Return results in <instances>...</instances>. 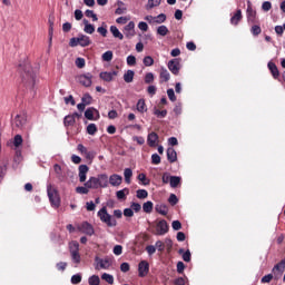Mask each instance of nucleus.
<instances>
[{"label":"nucleus","instance_id":"obj_1","mask_svg":"<svg viewBox=\"0 0 285 285\" xmlns=\"http://www.w3.org/2000/svg\"><path fill=\"white\" fill-rule=\"evenodd\" d=\"M47 194L52 208H59V206H61V198L59 197L57 189L52 187V185H48Z\"/></svg>","mask_w":285,"mask_h":285},{"label":"nucleus","instance_id":"obj_2","mask_svg":"<svg viewBox=\"0 0 285 285\" xmlns=\"http://www.w3.org/2000/svg\"><path fill=\"white\" fill-rule=\"evenodd\" d=\"M98 217L99 219L104 223L107 224V226L109 227H115L117 226V219H115V217H112L110 214H108V209L106 207H102L99 212H98Z\"/></svg>","mask_w":285,"mask_h":285},{"label":"nucleus","instance_id":"obj_3","mask_svg":"<svg viewBox=\"0 0 285 285\" xmlns=\"http://www.w3.org/2000/svg\"><path fill=\"white\" fill-rule=\"evenodd\" d=\"M69 252L71 255V262L76 264V267L81 264V254H79V243L71 242L69 244Z\"/></svg>","mask_w":285,"mask_h":285},{"label":"nucleus","instance_id":"obj_4","mask_svg":"<svg viewBox=\"0 0 285 285\" xmlns=\"http://www.w3.org/2000/svg\"><path fill=\"white\" fill-rule=\"evenodd\" d=\"M112 266V258L106 256L101 258L99 256L95 257V268L96 271H108Z\"/></svg>","mask_w":285,"mask_h":285},{"label":"nucleus","instance_id":"obj_5","mask_svg":"<svg viewBox=\"0 0 285 285\" xmlns=\"http://www.w3.org/2000/svg\"><path fill=\"white\" fill-rule=\"evenodd\" d=\"M168 230H169L168 222H166L165 219L158 220L156 223L155 235L164 236V235H166V233H168Z\"/></svg>","mask_w":285,"mask_h":285},{"label":"nucleus","instance_id":"obj_6","mask_svg":"<svg viewBox=\"0 0 285 285\" xmlns=\"http://www.w3.org/2000/svg\"><path fill=\"white\" fill-rule=\"evenodd\" d=\"M168 70H170L171 75H179V70H181V63L179 59L169 60L167 63Z\"/></svg>","mask_w":285,"mask_h":285},{"label":"nucleus","instance_id":"obj_7","mask_svg":"<svg viewBox=\"0 0 285 285\" xmlns=\"http://www.w3.org/2000/svg\"><path fill=\"white\" fill-rule=\"evenodd\" d=\"M78 81L81 86H85V88H90L92 86V75L91 73H83L78 76Z\"/></svg>","mask_w":285,"mask_h":285},{"label":"nucleus","instance_id":"obj_8","mask_svg":"<svg viewBox=\"0 0 285 285\" xmlns=\"http://www.w3.org/2000/svg\"><path fill=\"white\" fill-rule=\"evenodd\" d=\"M150 271V264L147 261H141L138 264V275L139 277H146Z\"/></svg>","mask_w":285,"mask_h":285},{"label":"nucleus","instance_id":"obj_9","mask_svg":"<svg viewBox=\"0 0 285 285\" xmlns=\"http://www.w3.org/2000/svg\"><path fill=\"white\" fill-rule=\"evenodd\" d=\"M85 117L89 121H95L99 119V110L95 109V107H90L85 111Z\"/></svg>","mask_w":285,"mask_h":285},{"label":"nucleus","instance_id":"obj_10","mask_svg":"<svg viewBox=\"0 0 285 285\" xmlns=\"http://www.w3.org/2000/svg\"><path fill=\"white\" fill-rule=\"evenodd\" d=\"M78 230H80V233H83L85 235H95V228L92 227V225H90V223H82L78 226Z\"/></svg>","mask_w":285,"mask_h":285},{"label":"nucleus","instance_id":"obj_11","mask_svg":"<svg viewBox=\"0 0 285 285\" xmlns=\"http://www.w3.org/2000/svg\"><path fill=\"white\" fill-rule=\"evenodd\" d=\"M122 183H124V177H121V175L119 174H114L108 178V185L110 184V186H114L115 188L119 187V185Z\"/></svg>","mask_w":285,"mask_h":285},{"label":"nucleus","instance_id":"obj_12","mask_svg":"<svg viewBox=\"0 0 285 285\" xmlns=\"http://www.w3.org/2000/svg\"><path fill=\"white\" fill-rule=\"evenodd\" d=\"M124 35L127 39H132V37L137 35L135 32V23L132 21H130L127 26L124 27Z\"/></svg>","mask_w":285,"mask_h":285},{"label":"nucleus","instance_id":"obj_13","mask_svg":"<svg viewBox=\"0 0 285 285\" xmlns=\"http://www.w3.org/2000/svg\"><path fill=\"white\" fill-rule=\"evenodd\" d=\"M76 118L81 119V114L79 112H73L72 115H68L65 117L63 124L65 126H75L76 124Z\"/></svg>","mask_w":285,"mask_h":285},{"label":"nucleus","instance_id":"obj_14","mask_svg":"<svg viewBox=\"0 0 285 285\" xmlns=\"http://www.w3.org/2000/svg\"><path fill=\"white\" fill-rule=\"evenodd\" d=\"M247 21L248 23H255V17H257V11L253 9L250 1L247 2Z\"/></svg>","mask_w":285,"mask_h":285},{"label":"nucleus","instance_id":"obj_15","mask_svg":"<svg viewBox=\"0 0 285 285\" xmlns=\"http://www.w3.org/2000/svg\"><path fill=\"white\" fill-rule=\"evenodd\" d=\"M147 144L150 148L157 147V144H159V136L157 132L153 131L147 136Z\"/></svg>","mask_w":285,"mask_h":285},{"label":"nucleus","instance_id":"obj_16","mask_svg":"<svg viewBox=\"0 0 285 285\" xmlns=\"http://www.w3.org/2000/svg\"><path fill=\"white\" fill-rule=\"evenodd\" d=\"M78 170H79V174H78L79 181L83 184V181H86V178L90 168H88V165H80Z\"/></svg>","mask_w":285,"mask_h":285},{"label":"nucleus","instance_id":"obj_17","mask_svg":"<svg viewBox=\"0 0 285 285\" xmlns=\"http://www.w3.org/2000/svg\"><path fill=\"white\" fill-rule=\"evenodd\" d=\"M98 188H108V176L106 174H99L96 177Z\"/></svg>","mask_w":285,"mask_h":285},{"label":"nucleus","instance_id":"obj_18","mask_svg":"<svg viewBox=\"0 0 285 285\" xmlns=\"http://www.w3.org/2000/svg\"><path fill=\"white\" fill-rule=\"evenodd\" d=\"M99 77L102 79V81L110 82L115 79V77H117V71H102L100 72Z\"/></svg>","mask_w":285,"mask_h":285},{"label":"nucleus","instance_id":"obj_19","mask_svg":"<svg viewBox=\"0 0 285 285\" xmlns=\"http://www.w3.org/2000/svg\"><path fill=\"white\" fill-rule=\"evenodd\" d=\"M242 19H244V16L242 14V9H237L230 18L232 26H239V21H242Z\"/></svg>","mask_w":285,"mask_h":285},{"label":"nucleus","instance_id":"obj_20","mask_svg":"<svg viewBox=\"0 0 285 285\" xmlns=\"http://www.w3.org/2000/svg\"><path fill=\"white\" fill-rule=\"evenodd\" d=\"M167 159L168 161H170V164H175V161H177V151L175 150V148H167Z\"/></svg>","mask_w":285,"mask_h":285},{"label":"nucleus","instance_id":"obj_21","mask_svg":"<svg viewBox=\"0 0 285 285\" xmlns=\"http://www.w3.org/2000/svg\"><path fill=\"white\" fill-rule=\"evenodd\" d=\"M78 39H79V46H81V48H86L90 46V43H92V41H90V37L86 35L78 36Z\"/></svg>","mask_w":285,"mask_h":285},{"label":"nucleus","instance_id":"obj_22","mask_svg":"<svg viewBox=\"0 0 285 285\" xmlns=\"http://www.w3.org/2000/svg\"><path fill=\"white\" fill-rule=\"evenodd\" d=\"M13 124L17 126V128H23V126H26V115H17Z\"/></svg>","mask_w":285,"mask_h":285},{"label":"nucleus","instance_id":"obj_23","mask_svg":"<svg viewBox=\"0 0 285 285\" xmlns=\"http://www.w3.org/2000/svg\"><path fill=\"white\" fill-rule=\"evenodd\" d=\"M136 110L144 115V112H148V107L146 106V100L139 99L136 105Z\"/></svg>","mask_w":285,"mask_h":285},{"label":"nucleus","instance_id":"obj_24","mask_svg":"<svg viewBox=\"0 0 285 285\" xmlns=\"http://www.w3.org/2000/svg\"><path fill=\"white\" fill-rule=\"evenodd\" d=\"M85 186H87L89 189L97 190V188H99L97 177H90L88 181L85 183Z\"/></svg>","mask_w":285,"mask_h":285},{"label":"nucleus","instance_id":"obj_25","mask_svg":"<svg viewBox=\"0 0 285 285\" xmlns=\"http://www.w3.org/2000/svg\"><path fill=\"white\" fill-rule=\"evenodd\" d=\"M128 195H130V189L128 188H124V189H120L116 193V197L117 199H119L120 202L121 200H126V197H128Z\"/></svg>","mask_w":285,"mask_h":285},{"label":"nucleus","instance_id":"obj_26","mask_svg":"<svg viewBox=\"0 0 285 285\" xmlns=\"http://www.w3.org/2000/svg\"><path fill=\"white\" fill-rule=\"evenodd\" d=\"M267 66L272 72L274 79H277L279 77V69H277V65H275V62H268Z\"/></svg>","mask_w":285,"mask_h":285},{"label":"nucleus","instance_id":"obj_27","mask_svg":"<svg viewBox=\"0 0 285 285\" xmlns=\"http://www.w3.org/2000/svg\"><path fill=\"white\" fill-rule=\"evenodd\" d=\"M110 32L115 39H120V41L124 40V33H121L116 26L110 27Z\"/></svg>","mask_w":285,"mask_h":285},{"label":"nucleus","instance_id":"obj_28","mask_svg":"<svg viewBox=\"0 0 285 285\" xmlns=\"http://www.w3.org/2000/svg\"><path fill=\"white\" fill-rule=\"evenodd\" d=\"M83 23H85L83 32H86V35H94L95 26L89 23L88 20H83Z\"/></svg>","mask_w":285,"mask_h":285},{"label":"nucleus","instance_id":"obj_29","mask_svg":"<svg viewBox=\"0 0 285 285\" xmlns=\"http://www.w3.org/2000/svg\"><path fill=\"white\" fill-rule=\"evenodd\" d=\"M134 79H135V71L127 70L126 73L124 75V81L126 83H132Z\"/></svg>","mask_w":285,"mask_h":285},{"label":"nucleus","instance_id":"obj_30","mask_svg":"<svg viewBox=\"0 0 285 285\" xmlns=\"http://www.w3.org/2000/svg\"><path fill=\"white\" fill-rule=\"evenodd\" d=\"M159 6H161V0H148L146 10H153V8H159Z\"/></svg>","mask_w":285,"mask_h":285},{"label":"nucleus","instance_id":"obj_31","mask_svg":"<svg viewBox=\"0 0 285 285\" xmlns=\"http://www.w3.org/2000/svg\"><path fill=\"white\" fill-rule=\"evenodd\" d=\"M117 6L118 8L116 9V14H126V4L124 3V1L118 0L117 1Z\"/></svg>","mask_w":285,"mask_h":285},{"label":"nucleus","instance_id":"obj_32","mask_svg":"<svg viewBox=\"0 0 285 285\" xmlns=\"http://www.w3.org/2000/svg\"><path fill=\"white\" fill-rule=\"evenodd\" d=\"M181 184V177L179 176H171L169 180V185L171 188H177Z\"/></svg>","mask_w":285,"mask_h":285},{"label":"nucleus","instance_id":"obj_33","mask_svg":"<svg viewBox=\"0 0 285 285\" xmlns=\"http://www.w3.org/2000/svg\"><path fill=\"white\" fill-rule=\"evenodd\" d=\"M160 79L161 81H170V72H168V69L166 68L160 69Z\"/></svg>","mask_w":285,"mask_h":285},{"label":"nucleus","instance_id":"obj_34","mask_svg":"<svg viewBox=\"0 0 285 285\" xmlns=\"http://www.w3.org/2000/svg\"><path fill=\"white\" fill-rule=\"evenodd\" d=\"M53 170L59 181H63V174L61 173V166L59 164L53 165Z\"/></svg>","mask_w":285,"mask_h":285},{"label":"nucleus","instance_id":"obj_35","mask_svg":"<svg viewBox=\"0 0 285 285\" xmlns=\"http://www.w3.org/2000/svg\"><path fill=\"white\" fill-rule=\"evenodd\" d=\"M101 279H104V282H107V284H115V277L108 273H104L101 275Z\"/></svg>","mask_w":285,"mask_h":285},{"label":"nucleus","instance_id":"obj_36","mask_svg":"<svg viewBox=\"0 0 285 285\" xmlns=\"http://www.w3.org/2000/svg\"><path fill=\"white\" fill-rule=\"evenodd\" d=\"M156 212L159 213V215H168V206L166 205H157Z\"/></svg>","mask_w":285,"mask_h":285},{"label":"nucleus","instance_id":"obj_37","mask_svg":"<svg viewBox=\"0 0 285 285\" xmlns=\"http://www.w3.org/2000/svg\"><path fill=\"white\" fill-rule=\"evenodd\" d=\"M124 177H125L126 184H130V178L132 177V169L126 168L124 170Z\"/></svg>","mask_w":285,"mask_h":285},{"label":"nucleus","instance_id":"obj_38","mask_svg":"<svg viewBox=\"0 0 285 285\" xmlns=\"http://www.w3.org/2000/svg\"><path fill=\"white\" fill-rule=\"evenodd\" d=\"M178 253L179 255H183L184 262H190V249H187L186 252H184V249L180 248Z\"/></svg>","mask_w":285,"mask_h":285},{"label":"nucleus","instance_id":"obj_39","mask_svg":"<svg viewBox=\"0 0 285 285\" xmlns=\"http://www.w3.org/2000/svg\"><path fill=\"white\" fill-rule=\"evenodd\" d=\"M157 35H159L160 37H166V35H168V27L166 26H159L157 28Z\"/></svg>","mask_w":285,"mask_h":285},{"label":"nucleus","instance_id":"obj_40","mask_svg":"<svg viewBox=\"0 0 285 285\" xmlns=\"http://www.w3.org/2000/svg\"><path fill=\"white\" fill-rule=\"evenodd\" d=\"M142 63L144 66H146L147 68H150V66H154L155 63V59H153V57L147 56L142 59Z\"/></svg>","mask_w":285,"mask_h":285},{"label":"nucleus","instance_id":"obj_41","mask_svg":"<svg viewBox=\"0 0 285 285\" xmlns=\"http://www.w3.org/2000/svg\"><path fill=\"white\" fill-rule=\"evenodd\" d=\"M136 197L138 199H146L148 197V191L146 189H138L136 191Z\"/></svg>","mask_w":285,"mask_h":285},{"label":"nucleus","instance_id":"obj_42","mask_svg":"<svg viewBox=\"0 0 285 285\" xmlns=\"http://www.w3.org/2000/svg\"><path fill=\"white\" fill-rule=\"evenodd\" d=\"M153 202L148 200L146 203H144L142 205V210L144 213H153Z\"/></svg>","mask_w":285,"mask_h":285},{"label":"nucleus","instance_id":"obj_43","mask_svg":"<svg viewBox=\"0 0 285 285\" xmlns=\"http://www.w3.org/2000/svg\"><path fill=\"white\" fill-rule=\"evenodd\" d=\"M81 102L90 106L92 104V96H90V94H85L81 98Z\"/></svg>","mask_w":285,"mask_h":285},{"label":"nucleus","instance_id":"obj_44","mask_svg":"<svg viewBox=\"0 0 285 285\" xmlns=\"http://www.w3.org/2000/svg\"><path fill=\"white\" fill-rule=\"evenodd\" d=\"M97 125L96 124H89L87 126V134L88 135H96L97 134Z\"/></svg>","mask_w":285,"mask_h":285},{"label":"nucleus","instance_id":"obj_45","mask_svg":"<svg viewBox=\"0 0 285 285\" xmlns=\"http://www.w3.org/2000/svg\"><path fill=\"white\" fill-rule=\"evenodd\" d=\"M76 193H78V195H88V193H90V188L88 186L77 187Z\"/></svg>","mask_w":285,"mask_h":285},{"label":"nucleus","instance_id":"obj_46","mask_svg":"<svg viewBox=\"0 0 285 285\" xmlns=\"http://www.w3.org/2000/svg\"><path fill=\"white\" fill-rule=\"evenodd\" d=\"M165 21H166V14H164V13H160V14L154 17V23L159 24V23H164Z\"/></svg>","mask_w":285,"mask_h":285},{"label":"nucleus","instance_id":"obj_47","mask_svg":"<svg viewBox=\"0 0 285 285\" xmlns=\"http://www.w3.org/2000/svg\"><path fill=\"white\" fill-rule=\"evenodd\" d=\"M285 269V262L282 259L278 264H276L273 271H278L279 273H284Z\"/></svg>","mask_w":285,"mask_h":285},{"label":"nucleus","instance_id":"obj_48","mask_svg":"<svg viewBox=\"0 0 285 285\" xmlns=\"http://www.w3.org/2000/svg\"><path fill=\"white\" fill-rule=\"evenodd\" d=\"M151 164H154V166H159V164H161V157L158 154H154L151 156Z\"/></svg>","mask_w":285,"mask_h":285},{"label":"nucleus","instance_id":"obj_49","mask_svg":"<svg viewBox=\"0 0 285 285\" xmlns=\"http://www.w3.org/2000/svg\"><path fill=\"white\" fill-rule=\"evenodd\" d=\"M114 53L111 50L102 53V61H112Z\"/></svg>","mask_w":285,"mask_h":285},{"label":"nucleus","instance_id":"obj_50","mask_svg":"<svg viewBox=\"0 0 285 285\" xmlns=\"http://www.w3.org/2000/svg\"><path fill=\"white\" fill-rule=\"evenodd\" d=\"M101 279L97 275L89 277V285H99Z\"/></svg>","mask_w":285,"mask_h":285},{"label":"nucleus","instance_id":"obj_51","mask_svg":"<svg viewBox=\"0 0 285 285\" xmlns=\"http://www.w3.org/2000/svg\"><path fill=\"white\" fill-rule=\"evenodd\" d=\"M155 81V75L153 72H148L145 76V83H153Z\"/></svg>","mask_w":285,"mask_h":285},{"label":"nucleus","instance_id":"obj_52","mask_svg":"<svg viewBox=\"0 0 285 285\" xmlns=\"http://www.w3.org/2000/svg\"><path fill=\"white\" fill-rule=\"evenodd\" d=\"M155 248L159 250V253H164V249L166 248V245L161 240H157L155 244Z\"/></svg>","mask_w":285,"mask_h":285},{"label":"nucleus","instance_id":"obj_53","mask_svg":"<svg viewBox=\"0 0 285 285\" xmlns=\"http://www.w3.org/2000/svg\"><path fill=\"white\" fill-rule=\"evenodd\" d=\"M21 144H23V138L21 137V135H17L14 137L13 145L16 146V148H19Z\"/></svg>","mask_w":285,"mask_h":285},{"label":"nucleus","instance_id":"obj_54","mask_svg":"<svg viewBox=\"0 0 285 285\" xmlns=\"http://www.w3.org/2000/svg\"><path fill=\"white\" fill-rule=\"evenodd\" d=\"M85 157L88 161H92V159H95V157H97V153L95 151H86Z\"/></svg>","mask_w":285,"mask_h":285},{"label":"nucleus","instance_id":"obj_55","mask_svg":"<svg viewBox=\"0 0 285 285\" xmlns=\"http://www.w3.org/2000/svg\"><path fill=\"white\" fill-rule=\"evenodd\" d=\"M168 202L171 206H176V204L179 202V199L177 198V195L170 194Z\"/></svg>","mask_w":285,"mask_h":285},{"label":"nucleus","instance_id":"obj_56","mask_svg":"<svg viewBox=\"0 0 285 285\" xmlns=\"http://www.w3.org/2000/svg\"><path fill=\"white\" fill-rule=\"evenodd\" d=\"M138 179H139V181H142L144 186H148L150 184V180H148V178H146V174H139Z\"/></svg>","mask_w":285,"mask_h":285},{"label":"nucleus","instance_id":"obj_57","mask_svg":"<svg viewBox=\"0 0 285 285\" xmlns=\"http://www.w3.org/2000/svg\"><path fill=\"white\" fill-rule=\"evenodd\" d=\"M71 284H81V274H75L71 276Z\"/></svg>","mask_w":285,"mask_h":285},{"label":"nucleus","instance_id":"obj_58","mask_svg":"<svg viewBox=\"0 0 285 285\" xmlns=\"http://www.w3.org/2000/svg\"><path fill=\"white\" fill-rule=\"evenodd\" d=\"M271 8H273V4L271 3V1H265L262 4V10L264 12H268L271 10Z\"/></svg>","mask_w":285,"mask_h":285},{"label":"nucleus","instance_id":"obj_59","mask_svg":"<svg viewBox=\"0 0 285 285\" xmlns=\"http://www.w3.org/2000/svg\"><path fill=\"white\" fill-rule=\"evenodd\" d=\"M136 65H137V58L135 56H128L127 66H136Z\"/></svg>","mask_w":285,"mask_h":285},{"label":"nucleus","instance_id":"obj_60","mask_svg":"<svg viewBox=\"0 0 285 285\" xmlns=\"http://www.w3.org/2000/svg\"><path fill=\"white\" fill-rule=\"evenodd\" d=\"M85 14H86V17H88L89 19H92V21H97V20H98L97 14H95V11H92V10H87V11L85 12Z\"/></svg>","mask_w":285,"mask_h":285},{"label":"nucleus","instance_id":"obj_61","mask_svg":"<svg viewBox=\"0 0 285 285\" xmlns=\"http://www.w3.org/2000/svg\"><path fill=\"white\" fill-rule=\"evenodd\" d=\"M164 244H165V247L167 248L168 253H170V250H173V239L166 238Z\"/></svg>","mask_w":285,"mask_h":285},{"label":"nucleus","instance_id":"obj_62","mask_svg":"<svg viewBox=\"0 0 285 285\" xmlns=\"http://www.w3.org/2000/svg\"><path fill=\"white\" fill-rule=\"evenodd\" d=\"M76 66H77V68H85L86 67V59L77 58L76 59Z\"/></svg>","mask_w":285,"mask_h":285},{"label":"nucleus","instance_id":"obj_63","mask_svg":"<svg viewBox=\"0 0 285 285\" xmlns=\"http://www.w3.org/2000/svg\"><path fill=\"white\" fill-rule=\"evenodd\" d=\"M167 96L171 101H177V96H175V90L174 89H168L167 90Z\"/></svg>","mask_w":285,"mask_h":285},{"label":"nucleus","instance_id":"obj_64","mask_svg":"<svg viewBox=\"0 0 285 285\" xmlns=\"http://www.w3.org/2000/svg\"><path fill=\"white\" fill-rule=\"evenodd\" d=\"M114 255H121L124 253V247L121 245H116L112 250Z\"/></svg>","mask_w":285,"mask_h":285}]
</instances>
